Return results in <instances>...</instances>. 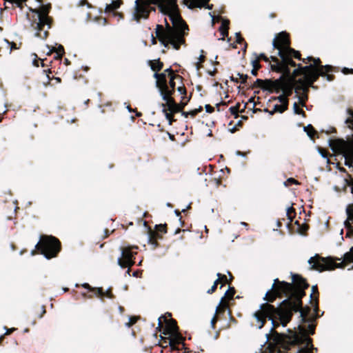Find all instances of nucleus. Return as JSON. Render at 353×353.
<instances>
[{
  "mask_svg": "<svg viewBox=\"0 0 353 353\" xmlns=\"http://www.w3.org/2000/svg\"><path fill=\"white\" fill-rule=\"evenodd\" d=\"M292 283L281 281L275 279L272 288L268 290L260 309L254 314L258 328L261 329L267 319L272 321L271 334L278 343H282L288 336L279 333L276 329L280 325L286 327L292 321L294 313L301 306V299L305 296V290L309 288L307 280L301 275L292 273Z\"/></svg>",
  "mask_w": 353,
  "mask_h": 353,
  "instance_id": "nucleus-1",
  "label": "nucleus"
},
{
  "mask_svg": "<svg viewBox=\"0 0 353 353\" xmlns=\"http://www.w3.org/2000/svg\"><path fill=\"white\" fill-rule=\"evenodd\" d=\"M153 6H157L159 11L168 15L172 23L171 26L165 19V28L157 25L156 37L165 48L172 45L178 50L181 46L185 44V37L188 34L189 28L183 19L177 5V0H136L133 12V19L140 22L147 19L152 11H155Z\"/></svg>",
  "mask_w": 353,
  "mask_h": 353,
  "instance_id": "nucleus-2",
  "label": "nucleus"
},
{
  "mask_svg": "<svg viewBox=\"0 0 353 353\" xmlns=\"http://www.w3.org/2000/svg\"><path fill=\"white\" fill-rule=\"evenodd\" d=\"M341 259V258L332 256L323 257L316 254L308 260V263L312 265V270L320 272L326 270H334L336 268H345L349 263H353V247L350 248L349 252L344 254L341 262L336 263L337 261Z\"/></svg>",
  "mask_w": 353,
  "mask_h": 353,
  "instance_id": "nucleus-3",
  "label": "nucleus"
},
{
  "mask_svg": "<svg viewBox=\"0 0 353 353\" xmlns=\"http://www.w3.org/2000/svg\"><path fill=\"white\" fill-rule=\"evenodd\" d=\"M308 66H312V68L305 73V77L297 80V86L295 88V92L297 94L301 91L309 92L310 87L316 88V87L313 84L319 79V77H324L325 73L334 71V67L330 65L316 67L314 65L310 64Z\"/></svg>",
  "mask_w": 353,
  "mask_h": 353,
  "instance_id": "nucleus-4",
  "label": "nucleus"
},
{
  "mask_svg": "<svg viewBox=\"0 0 353 353\" xmlns=\"http://www.w3.org/2000/svg\"><path fill=\"white\" fill-rule=\"evenodd\" d=\"M51 5H42L40 10H32L34 14L32 16V19L30 20L31 27L37 30L35 36L42 39H45L48 36V30H43L45 26H48V29L51 28L52 19L48 16Z\"/></svg>",
  "mask_w": 353,
  "mask_h": 353,
  "instance_id": "nucleus-5",
  "label": "nucleus"
},
{
  "mask_svg": "<svg viewBox=\"0 0 353 353\" xmlns=\"http://www.w3.org/2000/svg\"><path fill=\"white\" fill-rule=\"evenodd\" d=\"M165 72L167 73L165 75L164 83L156 84L163 101L172 98L176 90V80L180 81L181 83L183 80L181 75L176 74L177 70H174L171 66L165 69Z\"/></svg>",
  "mask_w": 353,
  "mask_h": 353,
  "instance_id": "nucleus-6",
  "label": "nucleus"
},
{
  "mask_svg": "<svg viewBox=\"0 0 353 353\" xmlns=\"http://www.w3.org/2000/svg\"><path fill=\"white\" fill-rule=\"evenodd\" d=\"M35 248L38 252L44 255L46 259H50L56 257L60 252L61 243L55 236L43 234Z\"/></svg>",
  "mask_w": 353,
  "mask_h": 353,
  "instance_id": "nucleus-7",
  "label": "nucleus"
},
{
  "mask_svg": "<svg viewBox=\"0 0 353 353\" xmlns=\"http://www.w3.org/2000/svg\"><path fill=\"white\" fill-rule=\"evenodd\" d=\"M271 60L273 63L270 64V70L272 72L281 73V75L290 76L291 74L290 66L298 67V64L291 57H289L287 54H283L279 57L272 55Z\"/></svg>",
  "mask_w": 353,
  "mask_h": 353,
  "instance_id": "nucleus-8",
  "label": "nucleus"
},
{
  "mask_svg": "<svg viewBox=\"0 0 353 353\" xmlns=\"http://www.w3.org/2000/svg\"><path fill=\"white\" fill-rule=\"evenodd\" d=\"M165 101V103L161 104L162 111L168 121L169 125H171L176 121V119H174V114L182 112L187 103L181 101L180 103H177L173 97Z\"/></svg>",
  "mask_w": 353,
  "mask_h": 353,
  "instance_id": "nucleus-9",
  "label": "nucleus"
},
{
  "mask_svg": "<svg viewBox=\"0 0 353 353\" xmlns=\"http://www.w3.org/2000/svg\"><path fill=\"white\" fill-rule=\"evenodd\" d=\"M139 248L136 245L121 247V257L118 259V264L122 268H131L135 263V256Z\"/></svg>",
  "mask_w": 353,
  "mask_h": 353,
  "instance_id": "nucleus-10",
  "label": "nucleus"
},
{
  "mask_svg": "<svg viewBox=\"0 0 353 353\" xmlns=\"http://www.w3.org/2000/svg\"><path fill=\"white\" fill-rule=\"evenodd\" d=\"M274 50H277V57L285 54L291 47L290 34L286 32H281L276 34L272 41Z\"/></svg>",
  "mask_w": 353,
  "mask_h": 353,
  "instance_id": "nucleus-11",
  "label": "nucleus"
},
{
  "mask_svg": "<svg viewBox=\"0 0 353 353\" xmlns=\"http://www.w3.org/2000/svg\"><path fill=\"white\" fill-rule=\"evenodd\" d=\"M81 286L88 290V292H82L81 295L84 299H92L94 295L103 301L104 297L114 299V296L111 289L104 292L103 288H94L89 283H85Z\"/></svg>",
  "mask_w": 353,
  "mask_h": 353,
  "instance_id": "nucleus-12",
  "label": "nucleus"
},
{
  "mask_svg": "<svg viewBox=\"0 0 353 353\" xmlns=\"http://www.w3.org/2000/svg\"><path fill=\"white\" fill-rule=\"evenodd\" d=\"M280 81L281 79L272 80L271 79H269L263 80L261 79H257L254 83L252 87L259 88L262 89L263 90L268 91L270 93H273L274 92H278V90L280 89Z\"/></svg>",
  "mask_w": 353,
  "mask_h": 353,
  "instance_id": "nucleus-13",
  "label": "nucleus"
},
{
  "mask_svg": "<svg viewBox=\"0 0 353 353\" xmlns=\"http://www.w3.org/2000/svg\"><path fill=\"white\" fill-rule=\"evenodd\" d=\"M148 65L151 70L154 72L153 77L156 79V84L164 83L165 75H166L167 72L165 70L163 72H159L164 65L160 59L148 61Z\"/></svg>",
  "mask_w": 353,
  "mask_h": 353,
  "instance_id": "nucleus-14",
  "label": "nucleus"
},
{
  "mask_svg": "<svg viewBox=\"0 0 353 353\" xmlns=\"http://www.w3.org/2000/svg\"><path fill=\"white\" fill-rule=\"evenodd\" d=\"M155 231L152 230L150 228H148V238L149 243L157 247L159 245L158 239L163 238L162 234L160 233H167V224H159L155 225Z\"/></svg>",
  "mask_w": 353,
  "mask_h": 353,
  "instance_id": "nucleus-15",
  "label": "nucleus"
},
{
  "mask_svg": "<svg viewBox=\"0 0 353 353\" xmlns=\"http://www.w3.org/2000/svg\"><path fill=\"white\" fill-rule=\"evenodd\" d=\"M162 319H164L165 326L164 328L163 334H174L179 332V327L177 325V322L175 319L170 318V319H167L165 316H161L159 318V327H163Z\"/></svg>",
  "mask_w": 353,
  "mask_h": 353,
  "instance_id": "nucleus-16",
  "label": "nucleus"
},
{
  "mask_svg": "<svg viewBox=\"0 0 353 353\" xmlns=\"http://www.w3.org/2000/svg\"><path fill=\"white\" fill-rule=\"evenodd\" d=\"M278 79H281L279 87L280 89L278 90V92H275L276 93H279L281 91H283V94L287 97H290L292 95L293 90H295L296 84L290 81L285 75H281Z\"/></svg>",
  "mask_w": 353,
  "mask_h": 353,
  "instance_id": "nucleus-17",
  "label": "nucleus"
},
{
  "mask_svg": "<svg viewBox=\"0 0 353 353\" xmlns=\"http://www.w3.org/2000/svg\"><path fill=\"white\" fill-rule=\"evenodd\" d=\"M299 312L300 313V318H301V323H310L312 321H315L316 319L319 317V316L316 315V316H314V315L311 314V308L309 306H303V301L301 300V306L296 312Z\"/></svg>",
  "mask_w": 353,
  "mask_h": 353,
  "instance_id": "nucleus-18",
  "label": "nucleus"
},
{
  "mask_svg": "<svg viewBox=\"0 0 353 353\" xmlns=\"http://www.w3.org/2000/svg\"><path fill=\"white\" fill-rule=\"evenodd\" d=\"M210 1V0H183V3L191 10L196 8H205L208 10H212L213 5L209 4Z\"/></svg>",
  "mask_w": 353,
  "mask_h": 353,
  "instance_id": "nucleus-19",
  "label": "nucleus"
},
{
  "mask_svg": "<svg viewBox=\"0 0 353 353\" xmlns=\"http://www.w3.org/2000/svg\"><path fill=\"white\" fill-rule=\"evenodd\" d=\"M312 68V66H302L301 64H298V67L296 69L294 70L292 74L290 76L285 75V77L290 79V81L294 83L296 86H297V80L296 78L299 76L303 75L305 77V73Z\"/></svg>",
  "mask_w": 353,
  "mask_h": 353,
  "instance_id": "nucleus-20",
  "label": "nucleus"
},
{
  "mask_svg": "<svg viewBox=\"0 0 353 353\" xmlns=\"http://www.w3.org/2000/svg\"><path fill=\"white\" fill-rule=\"evenodd\" d=\"M312 321L310 323H307V328H306L304 325H299L298 326V329L300 333L305 337H307L308 334L313 335L315 333L316 324Z\"/></svg>",
  "mask_w": 353,
  "mask_h": 353,
  "instance_id": "nucleus-21",
  "label": "nucleus"
},
{
  "mask_svg": "<svg viewBox=\"0 0 353 353\" xmlns=\"http://www.w3.org/2000/svg\"><path fill=\"white\" fill-rule=\"evenodd\" d=\"M122 0H114L110 4H106L105 8V13L108 14H113L122 5Z\"/></svg>",
  "mask_w": 353,
  "mask_h": 353,
  "instance_id": "nucleus-22",
  "label": "nucleus"
},
{
  "mask_svg": "<svg viewBox=\"0 0 353 353\" xmlns=\"http://www.w3.org/2000/svg\"><path fill=\"white\" fill-rule=\"evenodd\" d=\"M229 25L230 21L228 19H225L222 21V23L219 28L221 34L223 36L221 39L222 40L225 39V37L228 36Z\"/></svg>",
  "mask_w": 353,
  "mask_h": 353,
  "instance_id": "nucleus-23",
  "label": "nucleus"
},
{
  "mask_svg": "<svg viewBox=\"0 0 353 353\" xmlns=\"http://www.w3.org/2000/svg\"><path fill=\"white\" fill-rule=\"evenodd\" d=\"M285 54H287V55L289 56V57H291L292 59L294 58L299 60H301L303 63H305V59L301 58V52L298 50H294V48H292L291 47Z\"/></svg>",
  "mask_w": 353,
  "mask_h": 353,
  "instance_id": "nucleus-24",
  "label": "nucleus"
},
{
  "mask_svg": "<svg viewBox=\"0 0 353 353\" xmlns=\"http://www.w3.org/2000/svg\"><path fill=\"white\" fill-rule=\"evenodd\" d=\"M252 56L254 57V59H257L258 62L260 63L261 61H263L266 63H269V65L272 64L273 62L271 60V56L270 57H267L265 54L261 53L257 54L256 52L253 53Z\"/></svg>",
  "mask_w": 353,
  "mask_h": 353,
  "instance_id": "nucleus-25",
  "label": "nucleus"
},
{
  "mask_svg": "<svg viewBox=\"0 0 353 353\" xmlns=\"http://www.w3.org/2000/svg\"><path fill=\"white\" fill-rule=\"evenodd\" d=\"M228 307V301H225V298H221L219 305L216 307L215 314L224 313L225 310Z\"/></svg>",
  "mask_w": 353,
  "mask_h": 353,
  "instance_id": "nucleus-26",
  "label": "nucleus"
},
{
  "mask_svg": "<svg viewBox=\"0 0 353 353\" xmlns=\"http://www.w3.org/2000/svg\"><path fill=\"white\" fill-rule=\"evenodd\" d=\"M344 224L347 230L345 237L352 238L353 236V222L352 221L346 220Z\"/></svg>",
  "mask_w": 353,
  "mask_h": 353,
  "instance_id": "nucleus-27",
  "label": "nucleus"
},
{
  "mask_svg": "<svg viewBox=\"0 0 353 353\" xmlns=\"http://www.w3.org/2000/svg\"><path fill=\"white\" fill-rule=\"evenodd\" d=\"M251 65L252 66L251 74L253 76H257L258 71L262 68V65L258 62L257 59H252L251 61Z\"/></svg>",
  "mask_w": 353,
  "mask_h": 353,
  "instance_id": "nucleus-28",
  "label": "nucleus"
},
{
  "mask_svg": "<svg viewBox=\"0 0 353 353\" xmlns=\"http://www.w3.org/2000/svg\"><path fill=\"white\" fill-rule=\"evenodd\" d=\"M236 293V290L234 287H230L229 289L225 292V295L222 298H225V301H229L233 299V297Z\"/></svg>",
  "mask_w": 353,
  "mask_h": 353,
  "instance_id": "nucleus-29",
  "label": "nucleus"
},
{
  "mask_svg": "<svg viewBox=\"0 0 353 353\" xmlns=\"http://www.w3.org/2000/svg\"><path fill=\"white\" fill-rule=\"evenodd\" d=\"M288 108V105L285 103L284 104H281V105H275L274 107V109H273V111L270 112L271 114H273L274 112H279V113H283L284 112L285 110H287Z\"/></svg>",
  "mask_w": 353,
  "mask_h": 353,
  "instance_id": "nucleus-30",
  "label": "nucleus"
},
{
  "mask_svg": "<svg viewBox=\"0 0 353 353\" xmlns=\"http://www.w3.org/2000/svg\"><path fill=\"white\" fill-rule=\"evenodd\" d=\"M304 130H305V132H307V135L311 139H313L314 137V136L317 134L316 131L315 130V129L311 124H309L308 125L305 127Z\"/></svg>",
  "mask_w": 353,
  "mask_h": 353,
  "instance_id": "nucleus-31",
  "label": "nucleus"
},
{
  "mask_svg": "<svg viewBox=\"0 0 353 353\" xmlns=\"http://www.w3.org/2000/svg\"><path fill=\"white\" fill-rule=\"evenodd\" d=\"M308 92H303V94L302 95H299L298 96V98H299V103L301 104V106L304 107L306 105V101H307L308 99Z\"/></svg>",
  "mask_w": 353,
  "mask_h": 353,
  "instance_id": "nucleus-32",
  "label": "nucleus"
},
{
  "mask_svg": "<svg viewBox=\"0 0 353 353\" xmlns=\"http://www.w3.org/2000/svg\"><path fill=\"white\" fill-rule=\"evenodd\" d=\"M236 42L239 44L244 43V52H245L248 47V43L245 41V39L242 37L241 32L236 33Z\"/></svg>",
  "mask_w": 353,
  "mask_h": 353,
  "instance_id": "nucleus-33",
  "label": "nucleus"
},
{
  "mask_svg": "<svg viewBox=\"0 0 353 353\" xmlns=\"http://www.w3.org/2000/svg\"><path fill=\"white\" fill-rule=\"evenodd\" d=\"M241 107L240 103H237L234 106L230 108V113L234 116V118H237L239 117V112H240L239 108Z\"/></svg>",
  "mask_w": 353,
  "mask_h": 353,
  "instance_id": "nucleus-34",
  "label": "nucleus"
},
{
  "mask_svg": "<svg viewBox=\"0 0 353 353\" xmlns=\"http://www.w3.org/2000/svg\"><path fill=\"white\" fill-rule=\"evenodd\" d=\"M347 112L350 117L345 120V123L353 130V110L349 108Z\"/></svg>",
  "mask_w": 353,
  "mask_h": 353,
  "instance_id": "nucleus-35",
  "label": "nucleus"
},
{
  "mask_svg": "<svg viewBox=\"0 0 353 353\" xmlns=\"http://www.w3.org/2000/svg\"><path fill=\"white\" fill-rule=\"evenodd\" d=\"M287 216L290 222H292L294 218L296 216V210L293 207H290L287 210Z\"/></svg>",
  "mask_w": 353,
  "mask_h": 353,
  "instance_id": "nucleus-36",
  "label": "nucleus"
},
{
  "mask_svg": "<svg viewBox=\"0 0 353 353\" xmlns=\"http://www.w3.org/2000/svg\"><path fill=\"white\" fill-rule=\"evenodd\" d=\"M5 1L9 2L12 4H15L17 7L20 9L23 8V3L26 2L28 0H4Z\"/></svg>",
  "mask_w": 353,
  "mask_h": 353,
  "instance_id": "nucleus-37",
  "label": "nucleus"
},
{
  "mask_svg": "<svg viewBox=\"0 0 353 353\" xmlns=\"http://www.w3.org/2000/svg\"><path fill=\"white\" fill-rule=\"evenodd\" d=\"M319 298V292L317 285H313L312 287V293L310 294V301L314 300V299Z\"/></svg>",
  "mask_w": 353,
  "mask_h": 353,
  "instance_id": "nucleus-38",
  "label": "nucleus"
},
{
  "mask_svg": "<svg viewBox=\"0 0 353 353\" xmlns=\"http://www.w3.org/2000/svg\"><path fill=\"white\" fill-rule=\"evenodd\" d=\"M346 213L347 216V220L353 222V204L348 205L346 208Z\"/></svg>",
  "mask_w": 353,
  "mask_h": 353,
  "instance_id": "nucleus-39",
  "label": "nucleus"
},
{
  "mask_svg": "<svg viewBox=\"0 0 353 353\" xmlns=\"http://www.w3.org/2000/svg\"><path fill=\"white\" fill-rule=\"evenodd\" d=\"M293 109H294V112L295 114H301L302 115L303 117H306V114L305 112L301 109L299 108V105L297 103H294V105H293Z\"/></svg>",
  "mask_w": 353,
  "mask_h": 353,
  "instance_id": "nucleus-40",
  "label": "nucleus"
},
{
  "mask_svg": "<svg viewBox=\"0 0 353 353\" xmlns=\"http://www.w3.org/2000/svg\"><path fill=\"white\" fill-rule=\"evenodd\" d=\"M273 99L274 100L278 99L279 101V102L281 103V104L286 103L288 105V103H289L288 99L283 93L277 97H273Z\"/></svg>",
  "mask_w": 353,
  "mask_h": 353,
  "instance_id": "nucleus-41",
  "label": "nucleus"
},
{
  "mask_svg": "<svg viewBox=\"0 0 353 353\" xmlns=\"http://www.w3.org/2000/svg\"><path fill=\"white\" fill-rule=\"evenodd\" d=\"M181 84H182V85H179V86L176 88V90H177V91H178L181 94H182V95H183V97H182V100H183V99H185V98L186 97L185 96H186V94H187V90H186V88H185V87L184 84H183V83H182Z\"/></svg>",
  "mask_w": 353,
  "mask_h": 353,
  "instance_id": "nucleus-42",
  "label": "nucleus"
},
{
  "mask_svg": "<svg viewBox=\"0 0 353 353\" xmlns=\"http://www.w3.org/2000/svg\"><path fill=\"white\" fill-rule=\"evenodd\" d=\"M53 52H58L59 53V54H62L63 56V54H65V51H64V48L63 46L61 45H59L58 46V48H53L52 50H50V52L49 53H48V54H50Z\"/></svg>",
  "mask_w": 353,
  "mask_h": 353,
  "instance_id": "nucleus-43",
  "label": "nucleus"
},
{
  "mask_svg": "<svg viewBox=\"0 0 353 353\" xmlns=\"http://www.w3.org/2000/svg\"><path fill=\"white\" fill-rule=\"evenodd\" d=\"M319 301L318 299V297L314 299V300H313V301H310V304L314 307V312L316 313L315 315H314V316H316V315L318 316L317 312H318V311L319 310Z\"/></svg>",
  "mask_w": 353,
  "mask_h": 353,
  "instance_id": "nucleus-44",
  "label": "nucleus"
},
{
  "mask_svg": "<svg viewBox=\"0 0 353 353\" xmlns=\"http://www.w3.org/2000/svg\"><path fill=\"white\" fill-rule=\"evenodd\" d=\"M43 72L46 73V76H47V77H48L49 81H50L52 79H54L56 81L57 83H60L61 81V79L59 77H50V74H52V71H51L50 68H48L47 70H44Z\"/></svg>",
  "mask_w": 353,
  "mask_h": 353,
  "instance_id": "nucleus-45",
  "label": "nucleus"
},
{
  "mask_svg": "<svg viewBox=\"0 0 353 353\" xmlns=\"http://www.w3.org/2000/svg\"><path fill=\"white\" fill-rule=\"evenodd\" d=\"M138 319L139 318L137 316L130 317L129 321L125 323V325L128 327H130L137 322Z\"/></svg>",
  "mask_w": 353,
  "mask_h": 353,
  "instance_id": "nucleus-46",
  "label": "nucleus"
},
{
  "mask_svg": "<svg viewBox=\"0 0 353 353\" xmlns=\"http://www.w3.org/2000/svg\"><path fill=\"white\" fill-rule=\"evenodd\" d=\"M203 110V107L200 106L199 108H196L193 110H191L189 112V115L194 118L196 117L199 112H201Z\"/></svg>",
  "mask_w": 353,
  "mask_h": 353,
  "instance_id": "nucleus-47",
  "label": "nucleus"
},
{
  "mask_svg": "<svg viewBox=\"0 0 353 353\" xmlns=\"http://www.w3.org/2000/svg\"><path fill=\"white\" fill-rule=\"evenodd\" d=\"M284 184L285 186H290L292 184H299V183L297 180L294 179V178H289L285 181Z\"/></svg>",
  "mask_w": 353,
  "mask_h": 353,
  "instance_id": "nucleus-48",
  "label": "nucleus"
},
{
  "mask_svg": "<svg viewBox=\"0 0 353 353\" xmlns=\"http://www.w3.org/2000/svg\"><path fill=\"white\" fill-rule=\"evenodd\" d=\"M176 345L177 343L174 339H171L170 341V346L172 351L179 352V349L177 348Z\"/></svg>",
  "mask_w": 353,
  "mask_h": 353,
  "instance_id": "nucleus-49",
  "label": "nucleus"
},
{
  "mask_svg": "<svg viewBox=\"0 0 353 353\" xmlns=\"http://www.w3.org/2000/svg\"><path fill=\"white\" fill-rule=\"evenodd\" d=\"M205 60V57L204 55H201L199 57V62L196 63V68L197 70H199L202 65H201V63H203Z\"/></svg>",
  "mask_w": 353,
  "mask_h": 353,
  "instance_id": "nucleus-50",
  "label": "nucleus"
},
{
  "mask_svg": "<svg viewBox=\"0 0 353 353\" xmlns=\"http://www.w3.org/2000/svg\"><path fill=\"white\" fill-rule=\"evenodd\" d=\"M238 76H239V78L241 79V83L245 84L247 82L248 78V76L247 74L238 73Z\"/></svg>",
  "mask_w": 353,
  "mask_h": 353,
  "instance_id": "nucleus-51",
  "label": "nucleus"
},
{
  "mask_svg": "<svg viewBox=\"0 0 353 353\" xmlns=\"http://www.w3.org/2000/svg\"><path fill=\"white\" fill-rule=\"evenodd\" d=\"M309 229V226L307 224H303L300 228L301 234H305Z\"/></svg>",
  "mask_w": 353,
  "mask_h": 353,
  "instance_id": "nucleus-52",
  "label": "nucleus"
},
{
  "mask_svg": "<svg viewBox=\"0 0 353 353\" xmlns=\"http://www.w3.org/2000/svg\"><path fill=\"white\" fill-rule=\"evenodd\" d=\"M205 108L208 113H212L214 111V108L210 104L205 105Z\"/></svg>",
  "mask_w": 353,
  "mask_h": 353,
  "instance_id": "nucleus-53",
  "label": "nucleus"
},
{
  "mask_svg": "<svg viewBox=\"0 0 353 353\" xmlns=\"http://www.w3.org/2000/svg\"><path fill=\"white\" fill-rule=\"evenodd\" d=\"M341 71L344 74H353V68H343Z\"/></svg>",
  "mask_w": 353,
  "mask_h": 353,
  "instance_id": "nucleus-54",
  "label": "nucleus"
},
{
  "mask_svg": "<svg viewBox=\"0 0 353 353\" xmlns=\"http://www.w3.org/2000/svg\"><path fill=\"white\" fill-rule=\"evenodd\" d=\"M112 15L114 17H118V20L123 19L124 18L123 14L117 11L114 12Z\"/></svg>",
  "mask_w": 353,
  "mask_h": 353,
  "instance_id": "nucleus-55",
  "label": "nucleus"
},
{
  "mask_svg": "<svg viewBox=\"0 0 353 353\" xmlns=\"http://www.w3.org/2000/svg\"><path fill=\"white\" fill-rule=\"evenodd\" d=\"M217 321H218V318H217L216 314H215V315L214 316V317H213V318L212 319V320H211V325H212V327L213 329H215V325H216V323Z\"/></svg>",
  "mask_w": 353,
  "mask_h": 353,
  "instance_id": "nucleus-56",
  "label": "nucleus"
},
{
  "mask_svg": "<svg viewBox=\"0 0 353 353\" xmlns=\"http://www.w3.org/2000/svg\"><path fill=\"white\" fill-rule=\"evenodd\" d=\"M227 105V103L225 102V101H221L220 103H218L216 104V108L217 109L218 111H221V106H226Z\"/></svg>",
  "mask_w": 353,
  "mask_h": 353,
  "instance_id": "nucleus-57",
  "label": "nucleus"
},
{
  "mask_svg": "<svg viewBox=\"0 0 353 353\" xmlns=\"http://www.w3.org/2000/svg\"><path fill=\"white\" fill-rule=\"evenodd\" d=\"M353 163V161L352 159H350V157H345V165H347V166H351L352 164Z\"/></svg>",
  "mask_w": 353,
  "mask_h": 353,
  "instance_id": "nucleus-58",
  "label": "nucleus"
},
{
  "mask_svg": "<svg viewBox=\"0 0 353 353\" xmlns=\"http://www.w3.org/2000/svg\"><path fill=\"white\" fill-rule=\"evenodd\" d=\"M6 41L10 45V50H17L19 49V47L17 46V43L14 42H9L6 40Z\"/></svg>",
  "mask_w": 353,
  "mask_h": 353,
  "instance_id": "nucleus-59",
  "label": "nucleus"
},
{
  "mask_svg": "<svg viewBox=\"0 0 353 353\" xmlns=\"http://www.w3.org/2000/svg\"><path fill=\"white\" fill-rule=\"evenodd\" d=\"M314 64L316 67H319L321 63V61L319 58H314L313 59Z\"/></svg>",
  "mask_w": 353,
  "mask_h": 353,
  "instance_id": "nucleus-60",
  "label": "nucleus"
},
{
  "mask_svg": "<svg viewBox=\"0 0 353 353\" xmlns=\"http://www.w3.org/2000/svg\"><path fill=\"white\" fill-rule=\"evenodd\" d=\"M5 328L6 329V333L4 334L5 336L6 335H9L10 334H12L14 331H15L17 329L14 328V327H12V328H7L6 327H5Z\"/></svg>",
  "mask_w": 353,
  "mask_h": 353,
  "instance_id": "nucleus-61",
  "label": "nucleus"
},
{
  "mask_svg": "<svg viewBox=\"0 0 353 353\" xmlns=\"http://www.w3.org/2000/svg\"><path fill=\"white\" fill-rule=\"evenodd\" d=\"M218 279L214 281V285L217 287L219 283H221V276H222V274H217Z\"/></svg>",
  "mask_w": 353,
  "mask_h": 353,
  "instance_id": "nucleus-62",
  "label": "nucleus"
},
{
  "mask_svg": "<svg viewBox=\"0 0 353 353\" xmlns=\"http://www.w3.org/2000/svg\"><path fill=\"white\" fill-rule=\"evenodd\" d=\"M218 279L214 281V285L217 287L219 283H221V276H222V274H217Z\"/></svg>",
  "mask_w": 353,
  "mask_h": 353,
  "instance_id": "nucleus-63",
  "label": "nucleus"
},
{
  "mask_svg": "<svg viewBox=\"0 0 353 353\" xmlns=\"http://www.w3.org/2000/svg\"><path fill=\"white\" fill-rule=\"evenodd\" d=\"M62 57H63L62 54H59V53L55 52V54L54 56V59L56 61H61L62 59Z\"/></svg>",
  "mask_w": 353,
  "mask_h": 353,
  "instance_id": "nucleus-64",
  "label": "nucleus"
}]
</instances>
